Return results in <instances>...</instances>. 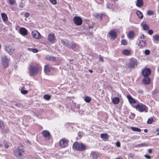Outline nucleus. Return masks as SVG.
Returning <instances> with one entry per match:
<instances>
[{"label": "nucleus", "instance_id": "36", "mask_svg": "<svg viewBox=\"0 0 159 159\" xmlns=\"http://www.w3.org/2000/svg\"><path fill=\"white\" fill-rule=\"evenodd\" d=\"M84 101L87 102H89L91 101V98L88 96H87L84 98Z\"/></svg>", "mask_w": 159, "mask_h": 159}, {"label": "nucleus", "instance_id": "13", "mask_svg": "<svg viewBox=\"0 0 159 159\" xmlns=\"http://www.w3.org/2000/svg\"><path fill=\"white\" fill-rule=\"evenodd\" d=\"M127 98H128L130 103L133 107H134V106L133 105L136 103V101L133 98L131 97L130 94L127 95Z\"/></svg>", "mask_w": 159, "mask_h": 159}, {"label": "nucleus", "instance_id": "9", "mask_svg": "<svg viewBox=\"0 0 159 159\" xmlns=\"http://www.w3.org/2000/svg\"><path fill=\"white\" fill-rule=\"evenodd\" d=\"M75 23L78 25H81L82 23V20L80 17L75 16L73 19Z\"/></svg>", "mask_w": 159, "mask_h": 159}, {"label": "nucleus", "instance_id": "40", "mask_svg": "<svg viewBox=\"0 0 159 159\" xmlns=\"http://www.w3.org/2000/svg\"><path fill=\"white\" fill-rule=\"evenodd\" d=\"M121 44L124 45H126L127 44V42L125 39L122 40L121 41Z\"/></svg>", "mask_w": 159, "mask_h": 159}, {"label": "nucleus", "instance_id": "21", "mask_svg": "<svg viewBox=\"0 0 159 159\" xmlns=\"http://www.w3.org/2000/svg\"><path fill=\"white\" fill-rule=\"evenodd\" d=\"M138 45L141 48H143L145 47L147 45V43L145 41L141 40L140 41Z\"/></svg>", "mask_w": 159, "mask_h": 159}, {"label": "nucleus", "instance_id": "30", "mask_svg": "<svg viewBox=\"0 0 159 159\" xmlns=\"http://www.w3.org/2000/svg\"><path fill=\"white\" fill-rule=\"evenodd\" d=\"M27 49L28 50L34 53H37L38 52V50L35 48H28Z\"/></svg>", "mask_w": 159, "mask_h": 159}, {"label": "nucleus", "instance_id": "28", "mask_svg": "<svg viewBox=\"0 0 159 159\" xmlns=\"http://www.w3.org/2000/svg\"><path fill=\"white\" fill-rule=\"evenodd\" d=\"M136 13L140 19H142L143 17V15L141 11H138L136 12Z\"/></svg>", "mask_w": 159, "mask_h": 159}, {"label": "nucleus", "instance_id": "12", "mask_svg": "<svg viewBox=\"0 0 159 159\" xmlns=\"http://www.w3.org/2000/svg\"><path fill=\"white\" fill-rule=\"evenodd\" d=\"M5 50L8 54L11 55L13 53L15 49H12L11 46H6L5 47Z\"/></svg>", "mask_w": 159, "mask_h": 159}, {"label": "nucleus", "instance_id": "61", "mask_svg": "<svg viewBox=\"0 0 159 159\" xmlns=\"http://www.w3.org/2000/svg\"><path fill=\"white\" fill-rule=\"evenodd\" d=\"M102 15L101 14L100 16V20H101L102 19Z\"/></svg>", "mask_w": 159, "mask_h": 159}, {"label": "nucleus", "instance_id": "22", "mask_svg": "<svg viewBox=\"0 0 159 159\" xmlns=\"http://www.w3.org/2000/svg\"><path fill=\"white\" fill-rule=\"evenodd\" d=\"M112 102L114 104H117L119 103L120 99L118 97H115L112 99Z\"/></svg>", "mask_w": 159, "mask_h": 159}, {"label": "nucleus", "instance_id": "52", "mask_svg": "<svg viewBox=\"0 0 159 159\" xmlns=\"http://www.w3.org/2000/svg\"><path fill=\"white\" fill-rule=\"evenodd\" d=\"M131 115L132 117V118H134L135 116V114L133 113H131Z\"/></svg>", "mask_w": 159, "mask_h": 159}, {"label": "nucleus", "instance_id": "24", "mask_svg": "<svg viewBox=\"0 0 159 159\" xmlns=\"http://www.w3.org/2000/svg\"><path fill=\"white\" fill-rule=\"evenodd\" d=\"M2 20L4 22L7 21L8 20V17L7 15L4 13H2L1 14Z\"/></svg>", "mask_w": 159, "mask_h": 159}, {"label": "nucleus", "instance_id": "5", "mask_svg": "<svg viewBox=\"0 0 159 159\" xmlns=\"http://www.w3.org/2000/svg\"><path fill=\"white\" fill-rule=\"evenodd\" d=\"M25 150L23 149H20L18 148L16 149L14 153V156L17 158L20 159L23 157V153H24Z\"/></svg>", "mask_w": 159, "mask_h": 159}, {"label": "nucleus", "instance_id": "47", "mask_svg": "<svg viewBox=\"0 0 159 159\" xmlns=\"http://www.w3.org/2000/svg\"><path fill=\"white\" fill-rule=\"evenodd\" d=\"M24 6V4L22 2H20L19 4V6L21 7H23Z\"/></svg>", "mask_w": 159, "mask_h": 159}, {"label": "nucleus", "instance_id": "50", "mask_svg": "<svg viewBox=\"0 0 159 159\" xmlns=\"http://www.w3.org/2000/svg\"><path fill=\"white\" fill-rule=\"evenodd\" d=\"M144 157L148 159H150L151 158V157L150 156L148 155H144Z\"/></svg>", "mask_w": 159, "mask_h": 159}, {"label": "nucleus", "instance_id": "34", "mask_svg": "<svg viewBox=\"0 0 159 159\" xmlns=\"http://www.w3.org/2000/svg\"><path fill=\"white\" fill-rule=\"evenodd\" d=\"M21 92L23 94H25L27 93L28 91L27 90H25V88L23 87L21 89Z\"/></svg>", "mask_w": 159, "mask_h": 159}, {"label": "nucleus", "instance_id": "3", "mask_svg": "<svg viewBox=\"0 0 159 159\" xmlns=\"http://www.w3.org/2000/svg\"><path fill=\"white\" fill-rule=\"evenodd\" d=\"M10 60V58L6 55H3L2 57L1 58L2 64L4 68H6L8 66V63Z\"/></svg>", "mask_w": 159, "mask_h": 159}, {"label": "nucleus", "instance_id": "16", "mask_svg": "<svg viewBox=\"0 0 159 159\" xmlns=\"http://www.w3.org/2000/svg\"><path fill=\"white\" fill-rule=\"evenodd\" d=\"M91 156L93 159H98L99 157V154L97 152H92L91 153Z\"/></svg>", "mask_w": 159, "mask_h": 159}, {"label": "nucleus", "instance_id": "8", "mask_svg": "<svg viewBox=\"0 0 159 159\" xmlns=\"http://www.w3.org/2000/svg\"><path fill=\"white\" fill-rule=\"evenodd\" d=\"M48 40L51 43H54L55 42L56 39L55 35L52 33H49L48 37Z\"/></svg>", "mask_w": 159, "mask_h": 159}, {"label": "nucleus", "instance_id": "63", "mask_svg": "<svg viewBox=\"0 0 159 159\" xmlns=\"http://www.w3.org/2000/svg\"><path fill=\"white\" fill-rule=\"evenodd\" d=\"M156 131L157 132H158L159 131V128H157V129H156Z\"/></svg>", "mask_w": 159, "mask_h": 159}, {"label": "nucleus", "instance_id": "2", "mask_svg": "<svg viewBox=\"0 0 159 159\" xmlns=\"http://www.w3.org/2000/svg\"><path fill=\"white\" fill-rule=\"evenodd\" d=\"M39 67L38 66L31 65L29 68V74L30 76L36 75L39 70Z\"/></svg>", "mask_w": 159, "mask_h": 159}, {"label": "nucleus", "instance_id": "43", "mask_svg": "<svg viewBox=\"0 0 159 159\" xmlns=\"http://www.w3.org/2000/svg\"><path fill=\"white\" fill-rule=\"evenodd\" d=\"M152 120H153V119L152 118H149L148 120L147 121V123L148 124H151L152 123Z\"/></svg>", "mask_w": 159, "mask_h": 159}, {"label": "nucleus", "instance_id": "55", "mask_svg": "<svg viewBox=\"0 0 159 159\" xmlns=\"http://www.w3.org/2000/svg\"><path fill=\"white\" fill-rule=\"evenodd\" d=\"M148 152L149 153H151L152 152V150L151 149H150L148 150Z\"/></svg>", "mask_w": 159, "mask_h": 159}, {"label": "nucleus", "instance_id": "33", "mask_svg": "<svg viewBox=\"0 0 159 159\" xmlns=\"http://www.w3.org/2000/svg\"><path fill=\"white\" fill-rule=\"evenodd\" d=\"M148 146V144L145 143H142L141 144H138L136 145V147H146Z\"/></svg>", "mask_w": 159, "mask_h": 159}, {"label": "nucleus", "instance_id": "56", "mask_svg": "<svg viewBox=\"0 0 159 159\" xmlns=\"http://www.w3.org/2000/svg\"><path fill=\"white\" fill-rule=\"evenodd\" d=\"M8 147H9V146L7 144H5V145L4 146V147H5V148H6V149Z\"/></svg>", "mask_w": 159, "mask_h": 159}, {"label": "nucleus", "instance_id": "35", "mask_svg": "<svg viewBox=\"0 0 159 159\" xmlns=\"http://www.w3.org/2000/svg\"><path fill=\"white\" fill-rule=\"evenodd\" d=\"M131 129L132 130L134 131H138V132H141V129L139 128L135 127H131Z\"/></svg>", "mask_w": 159, "mask_h": 159}, {"label": "nucleus", "instance_id": "29", "mask_svg": "<svg viewBox=\"0 0 159 159\" xmlns=\"http://www.w3.org/2000/svg\"><path fill=\"white\" fill-rule=\"evenodd\" d=\"M50 70L49 69L48 65H47L45 66L44 68V71L45 73H48L50 72Z\"/></svg>", "mask_w": 159, "mask_h": 159}, {"label": "nucleus", "instance_id": "7", "mask_svg": "<svg viewBox=\"0 0 159 159\" xmlns=\"http://www.w3.org/2000/svg\"><path fill=\"white\" fill-rule=\"evenodd\" d=\"M69 142V141L68 139L63 138L60 141L59 144L61 147L64 148L68 146Z\"/></svg>", "mask_w": 159, "mask_h": 159}, {"label": "nucleus", "instance_id": "37", "mask_svg": "<svg viewBox=\"0 0 159 159\" xmlns=\"http://www.w3.org/2000/svg\"><path fill=\"white\" fill-rule=\"evenodd\" d=\"M154 14V12L152 11H148L147 12V15L149 16L153 15Z\"/></svg>", "mask_w": 159, "mask_h": 159}, {"label": "nucleus", "instance_id": "53", "mask_svg": "<svg viewBox=\"0 0 159 159\" xmlns=\"http://www.w3.org/2000/svg\"><path fill=\"white\" fill-rule=\"evenodd\" d=\"M95 16L96 18H98L99 16V15L98 14H95Z\"/></svg>", "mask_w": 159, "mask_h": 159}, {"label": "nucleus", "instance_id": "19", "mask_svg": "<svg viewBox=\"0 0 159 159\" xmlns=\"http://www.w3.org/2000/svg\"><path fill=\"white\" fill-rule=\"evenodd\" d=\"M141 26L143 27V30H148L149 29V27L147 24L143 22L141 23Z\"/></svg>", "mask_w": 159, "mask_h": 159}, {"label": "nucleus", "instance_id": "60", "mask_svg": "<svg viewBox=\"0 0 159 159\" xmlns=\"http://www.w3.org/2000/svg\"><path fill=\"white\" fill-rule=\"evenodd\" d=\"M156 93V91H153L152 92V94H154L155 93Z\"/></svg>", "mask_w": 159, "mask_h": 159}, {"label": "nucleus", "instance_id": "54", "mask_svg": "<svg viewBox=\"0 0 159 159\" xmlns=\"http://www.w3.org/2000/svg\"><path fill=\"white\" fill-rule=\"evenodd\" d=\"M138 92L140 93H143V91L142 90H138Z\"/></svg>", "mask_w": 159, "mask_h": 159}, {"label": "nucleus", "instance_id": "6", "mask_svg": "<svg viewBox=\"0 0 159 159\" xmlns=\"http://www.w3.org/2000/svg\"><path fill=\"white\" fill-rule=\"evenodd\" d=\"M134 107L138 110L140 112L145 111L146 112L147 111L146 109L147 107L144 104H138L136 106H134Z\"/></svg>", "mask_w": 159, "mask_h": 159}, {"label": "nucleus", "instance_id": "39", "mask_svg": "<svg viewBox=\"0 0 159 159\" xmlns=\"http://www.w3.org/2000/svg\"><path fill=\"white\" fill-rule=\"evenodd\" d=\"M153 38L154 40L157 41H159V36L158 35L156 34L154 36Z\"/></svg>", "mask_w": 159, "mask_h": 159}, {"label": "nucleus", "instance_id": "17", "mask_svg": "<svg viewBox=\"0 0 159 159\" xmlns=\"http://www.w3.org/2000/svg\"><path fill=\"white\" fill-rule=\"evenodd\" d=\"M150 81V78L148 77H145L142 80V82L144 84H149Z\"/></svg>", "mask_w": 159, "mask_h": 159}, {"label": "nucleus", "instance_id": "59", "mask_svg": "<svg viewBox=\"0 0 159 159\" xmlns=\"http://www.w3.org/2000/svg\"><path fill=\"white\" fill-rule=\"evenodd\" d=\"M144 132H145V133H147V132H148V130H147V129H144Z\"/></svg>", "mask_w": 159, "mask_h": 159}, {"label": "nucleus", "instance_id": "11", "mask_svg": "<svg viewBox=\"0 0 159 159\" xmlns=\"http://www.w3.org/2000/svg\"><path fill=\"white\" fill-rule=\"evenodd\" d=\"M33 37L36 39H39L40 38L41 34L37 31L34 30L31 33Z\"/></svg>", "mask_w": 159, "mask_h": 159}, {"label": "nucleus", "instance_id": "46", "mask_svg": "<svg viewBox=\"0 0 159 159\" xmlns=\"http://www.w3.org/2000/svg\"><path fill=\"white\" fill-rule=\"evenodd\" d=\"M148 33L150 35H152L153 33V31L152 30H149L148 31Z\"/></svg>", "mask_w": 159, "mask_h": 159}, {"label": "nucleus", "instance_id": "23", "mask_svg": "<svg viewBox=\"0 0 159 159\" xmlns=\"http://www.w3.org/2000/svg\"><path fill=\"white\" fill-rule=\"evenodd\" d=\"M122 53L125 56H129L131 54V51L128 49L123 50L122 51Z\"/></svg>", "mask_w": 159, "mask_h": 159}, {"label": "nucleus", "instance_id": "1", "mask_svg": "<svg viewBox=\"0 0 159 159\" xmlns=\"http://www.w3.org/2000/svg\"><path fill=\"white\" fill-rule=\"evenodd\" d=\"M72 148L75 150L83 151L86 150V146L82 143L76 141L73 143Z\"/></svg>", "mask_w": 159, "mask_h": 159}, {"label": "nucleus", "instance_id": "25", "mask_svg": "<svg viewBox=\"0 0 159 159\" xmlns=\"http://www.w3.org/2000/svg\"><path fill=\"white\" fill-rule=\"evenodd\" d=\"M101 138L104 140H107L108 139V136L107 134H102L101 135Z\"/></svg>", "mask_w": 159, "mask_h": 159}, {"label": "nucleus", "instance_id": "42", "mask_svg": "<svg viewBox=\"0 0 159 159\" xmlns=\"http://www.w3.org/2000/svg\"><path fill=\"white\" fill-rule=\"evenodd\" d=\"M144 53L146 55H148L150 53V51L148 50H146L144 51Z\"/></svg>", "mask_w": 159, "mask_h": 159}, {"label": "nucleus", "instance_id": "58", "mask_svg": "<svg viewBox=\"0 0 159 159\" xmlns=\"http://www.w3.org/2000/svg\"><path fill=\"white\" fill-rule=\"evenodd\" d=\"M141 39H144V35H142V36H141L140 37Z\"/></svg>", "mask_w": 159, "mask_h": 159}, {"label": "nucleus", "instance_id": "48", "mask_svg": "<svg viewBox=\"0 0 159 159\" xmlns=\"http://www.w3.org/2000/svg\"><path fill=\"white\" fill-rule=\"evenodd\" d=\"M30 15L29 13L28 12H26L25 14V16L26 18L28 17Z\"/></svg>", "mask_w": 159, "mask_h": 159}, {"label": "nucleus", "instance_id": "27", "mask_svg": "<svg viewBox=\"0 0 159 159\" xmlns=\"http://www.w3.org/2000/svg\"><path fill=\"white\" fill-rule=\"evenodd\" d=\"M76 46V43L74 42H72L70 43V46H68V47L72 49L75 48Z\"/></svg>", "mask_w": 159, "mask_h": 159}, {"label": "nucleus", "instance_id": "38", "mask_svg": "<svg viewBox=\"0 0 159 159\" xmlns=\"http://www.w3.org/2000/svg\"><path fill=\"white\" fill-rule=\"evenodd\" d=\"M51 98V96L48 95H45L44 96V98L47 100H49Z\"/></svg>", "mask_w": 159, "mask_h": 159}, {"label": "nucleus", "instance_id": "44", "mask_svg": "<svg viewBox=\"0 0 159 159\" xmlns=\"http://www.w3.org/2000/svg\"><path fill=\"white\" fill-rule=\"evenodd\" d=\"M50 2L52 4L55 5L57 3L56 0H50Z\"/></svg>", "mask_w": 159, "mask_h": 159}, {"label": "nucleus", "instance_id": "20", "mask_svg": "<svg viewBox=\"0 0 159 159\" xmlns=\"http://www.w3.org/2000/svg\"><path fill=\"white\" fill-rule=\"evenodd\" d=\"M136 5L138 7L143 6V0H137Z\"/></svg>", "mask_w": 159, "mask_h": 159}, {"label": "nucleus", "instance_id": "18", "mask_svg": "<svg viewBox=\"0 0 159 159\" xmlns=\"http://www.w3.org/2000/svg\"><path fill=\"white\" fill-rule=\"evenodd\" d=\"M43 136L45 137H47L50 139V134L49 131L47 130H44L43 131Z\"/></svg>", "mask_w": 159, "mask_h": 159}, {"label": "nucleus", "instance_id": "4", "mask_svg": "<svg viewBox=\"0 0 159 159\" xmlns=\"http://www.w3.org/2000/svg\"><path fill=\"white\" fill-rule=\"evenodd\" d=\"M137 64V60L134 58L130 59L129 63L126 65L127 67L129 69H133L136 66Z\"/></svg>", "mask_w": 159, "mask_h": 159}, {"label": "nucleus", "instance_id": "26", "mask_svg": "<svg viewBox=\"0 0 159 159\" xmlns=\"http://www.w3.org/2000/svg\"><path fill=\"white\" fill-rule=\"evenodd\" d=\"M134 33L132 31H130L127 34V36L129 39H132L134 38Z\"/></svg>", "mask_w": 159, "mask_h": 159}, {"label": "nucleus", "instance_id": "64", "mask_svg": "<svg viewBox=\"0 0 159 159\" xmlns=\"http://www.w3.org/2000/svg\"><path fill=\"white\" fill-rule=\"evenodd\" d=\"M116 159H123L121 157H119V158H116Z\"/></svg>", "mask_w": 159, "mask_h": 159}, {"label": "nucleus", "instance_id": "32", "mask_svg": "<svg viewBox=\"0 0 159 159\" xmlns=\"http://www.w3.org/2000/svg\"><path fill=\"white\" fill-rule=\"evenodd\" d=\"M46 59L48 61H53L55 60L56 58L55 57L47 56L46 57Z\"/></svg>", "mask_w": 159, "mask_h": 159}, {"label": "nucleus", "instance_id": "10", "mask_svg": "<svg viewBox=\"0 0 159 159\" xmlns=\"http://www.w3.org/2000/svg\"><path fill=\"white\" fill-rule=\"evenodd\" d=\"M151 70L149 68L143 69L142 71L143 75L145 77H148L151 74Z\"/></svg>", "mask_w": 159, "mask_h": 159}, {"label": "nucleus", "instance_id": "51", "mask_svg": "<svg viewBox=\"0 0 159 159\" xmlns=\"http://www.w3.org/2000/svg\"><path fill=\"white\" fill-rule=\"evenodd\" d=\"M99 60L100 61H101L102 62H104V60L103 59V58L101 57L100 56H99Z\"/></svg>", "mask_w": 159, "mask_h": 159}, {"label": "nucleus", "instance_id": "45", "mask_svg": "<svg viewBox=\"0 0 159 159\" xmlns=\"http://www.w3.org/2000/svg\"><path fill=\"white\" fill-rule=\"evenodd\" d=\"M4 128L3 123L0 121V129H3Z\"/></svg>", "mask_w": 159, "mask_h": 159}, {"label": "nucleus", "instance_id": "62", "mask_svg": "<svg viewBox=\"0 0 159 159\" xmlns=\"http://www.w3.org/2000/svg\"><path fill=\"white\" fill-rule=\"evenodd\" d=\"M89 71L91 73H92L93 72V71L91 70H89Z\"/></svg>", "mask_w": 159, "mask_h": 159}, {"label": "nucleus", "instance_id": "14", "mask_svg": "<svg viewBox=\"0 0 159 159\" xmlns=\"http://www.w3.org/2000/svg\"><path fill=\"white\" fill-rule=\"evenodd\" d=\"M109 36L111 39L112 40H114L117 37L116 33L114 30L110 31L109 33Z\"/></svg>", "mask_w": 159, "mask_h": 159}, {"label": "nucleus", "instance_id": "57", "mask_svg": "<svg viewBox=\"0 0 159 159\" xmlns=\"http://www.w3.org/2000/svg\"><path fill=\"white\" fill-rule=\"evenodd\" d=\"M15 106L17 107H19L20 106V104L19 103H16L15 104Z\"/></svg>", "mask_w": 159, "mask_h": 159}, {"label": "nucleus", "instance_id": "49", "mask_svg": "<svg viewBox=\"0 0 159 159\" xmlns=\"http://www.w3.org/2000/svg\"><path fill=\"white\" fill-rule=\"evenodd\" d=\"M116 145L117 147H120V143L118 141L116 142Z\"/></svg>", "mask_w": 159, "mask_h": 159}, {"label": "nucleus", "instance_id": "41", "mask_svg": "<svg viewBox=\"0 0 159 159\" xmlns=\"http://www.w3.org/2000/svg\"><path fill=\"white\" fill-rule=\"evenodd\" d=\"M9 1L11 5H13L16 3L15 0H9Z\"/></svg>", "mask_w": 159, "mask_h": 159}, {"label": "nucleus", "instance_id": "15", "mask_svg": "<svg viewBox=\"0 0 159 159\" xmlns=\"http://www.w3.org/2000/svg\"><path fill=\"white\" fill-rule=\"evenodd\" d=\"M19 31L20 33L23 36L26 35L28 34L27 30L24 28H21L20 29Z\"/></svg>", "mask_w": 159, "mask_h": 159}, {"label": "nucleus", "instance_id": "31", "mask_svg": "<svg viewBox=\"0 0 159 159\" xmlns=\"http://www.w3.org/2000/svg\"><path fill=\"white\" fill-rule=\"evenodd\" d=\"M61 43L65 46H67L68 43L67 40L65 39H62L61 40Z\"/></svg>", "mask_w": 159, "mask_h": 159}]
</instances>
